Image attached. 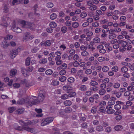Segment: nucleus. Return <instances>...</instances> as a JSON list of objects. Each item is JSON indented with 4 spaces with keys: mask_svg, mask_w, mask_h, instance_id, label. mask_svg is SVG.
<instances>
[{
    "mask_svg": "<svg viewBox=\"0 0 134 134\" xmlns=\"http://www.w3.org/2000/svg\"><path fill=\"white\" fill-rule=\"evenodd\" d=\"M118 67L117 66H113L111 68L112 71L115 72L117 71L118 70Z\"/></svg>",
    "mask_w": 134,
    "mask_h": 134,
    "instance_id": "47",
    "label": "nucleus"
},
{
    "mask_svg": "<svg viewBox=\"0 0 134 134\" xmlns=\"http://www.w3.org/2000/svg\"><path fill=\"white\" fill-rule=\"evenodd\" d=\"M18 51L17 49H12L10 51V56L12 58H14L17 55Z\"/></svg>",
    "mask_w": 134,
    "mask_h": 134,
    "instance_id": "9",
    "label": "nucleus"
},
{
    "mask_svg": "<svg viewBox=\"0 0 134 134\" xmlns=\"http://www.w3.org/2000/svg\"><path fill=\"white\" fill-rule=\"evenodd\" d=\"M126 65H128L129 66V68L132 71L134 70V68L132 66V65L130 63H126Z\"/></svg>",
    "mask_w": 134,
    "mask_h": 134,
    "instance_id": "36",
    "label": "nucleus"
},
{
    "mask_svg": "<svg viewBox=\"0 0 134 134\" xmlns=\"http://www.w3.org/2000/svg\"><path fill=\"white\" fill-rule=\"evenodd\" d=\"M38 50L39 49L38 48L36 47L32 49L31 51L32 53H35L37 52Z\"/></svg>",
    "mask_w": 134,
    "mask_h": 134,
    "instance_id": "50",
    "label": "nucleus"
},
{
    "mask_svg": "<svg viewBox=\"0 0 134 134\" xmlns=\"http://www.w3.org/2000/svg\"><path fill=\"white\" fill-rule=\"evenodd\" d=\"M59 81L57 80H54L52 83V85L54 86H56L59 84Z\"/></svg>",
    "mask_w": 134,
    "mask_h": 134,
    "instance_id": "41",
    "label": "nucleus"
},
{
    "mask_svg": "<svg viewBox=\"0 0 134 134\" xmlns=\"http://www.w3.org/2000/svg\"><path fill=\"white\" fill-rule=\"evenodd\" d=\"M68 81L70 83H73L75 81V79L73 77H71L68 78Z\"/></svg>",
    "mask_w": 134,
    "mask_h": 134,
    "instance_id": "27",
    "label": "nucleus"
},
{
    "mask_svg": "<svg viewBox=\"0 0 134 134\" xmlns=\"http://www.w3.org/2000/svg\"><path fill=\"white\" fill-rule=\"evenodd\" d=\"M79 58V57L78 54H75L74 55V56L73 58V59L74 60L76 61L78 60Z\"/></svg>",
    "mask_w": 134,
    "mask_h": 134,
    "instance_id": "55",
    "label": "nucleus"
},
{
    "mask_svg": "<svg viewBox=\"0 0 134 134\" xmlns=\"http://www.w3.org/2000/svg\"><path fill=\"white\" fill-rule=\"evenodd\" d=\"M61 66L62 69H66L67 68V65L65 63L62 64Z\"/></svg>",
    "mask_w": 134,
    "mask_h": 134,
    "instance_id": "63",
    "label": "nucleus"
},
{
    "mask_svg": "<svg viewBox=\"0 0 134 134\" xmlns=\"http://www.w3.org/2000/svg\"><path fill=\"white\" fill-rule=\"evenodd\" d=\"M115 32H118L121 31V29L120 28L117 27H116L114 29Z\"/></svg>",
    "mask_w": 134,
    "mask_h": 134,
    "instance_id": "57",
    "label": "nucleus"
},
{
    "mask_svg": "<svg viewBox=\"0 0 134 134\" xmlns=\"http://www.w3.org/2000/svg\"><path fill=\"white\" fill-rule=\"evenodd\" d=\"M47 62V60L46 58L41 59L39 61V63L41 64H44Z\"/></svg>",
    "mask_w": 134,
    "mask_h": 134,
    "instance_id": "22",
    "label": "nucleus"
},
{
    "mask_svg": "<svg viewBox=\"0 0 134 134\" xmlns=\"http://www.w3.org/2000/svg\"><path fill=\"white\" fill-rule=\"evenodd\" d=\"M100 39L98 37H96L93 40V43H98L100 42Z\"/></svg>",
    "mask_w": 134,
    "mask_h": 134,
    "instance_id": "25",
    "label": "nucleus"
},
{
    "mask_svg": "<svg viewBox=\"0 0 134 134\" xmlns=\"http://www.w3.org/2000/svg\"><path fill=\"white\" fill-rule=\"evenodd\" d=\"M128 70L127 68L125 66H123L121 69V71L122 72L126 73L127 72Z\"/></svg>",
    "mask_w": 134,
    "mask_h": 134,
    "instance_id": "20",
    "label": "nucleus"
},
{
    "mask_svg": "<svg viewBox=\"0 0 134 134\" xmlns=\"http://www.w3.org/2000/svg\"><path fill=\"white\" fill-rule=\"evenodd\" d=\"M17 73V70L15 69H12L10 71V75L12 76H14Z\"/></svg>",
    "mask_w": 134,
    "mask_h": 134,
    "instance_id": "16",
    "label": "nucleus"
},
{
    "mask_svg": "<svg viewBox=\"0 0 134 134\" xmlns=\"http://www.w3.org/2000/svg\"><path fill=\"white\" fill-rule=\"evenodd\" d=\"M127 9L126 8H124L121 9L122 12H121L120 15H124L125 13L127 11Z\"/></svg>",
    "mask_w": 134,
    "mask_h": 134,
    "instance_id": "37",
    "label": "nucleus"
},
{
    "mask_svg": "<svg viewBox=\"0 0 134 134\" xmlns=\"http://www.w3.org/2000/svg\"><path fill=\"white\" fill-rule=\"evenodd\" d=\"M65 70L62 69L59 72V74L61 75H65L66 73Z\"/></svg>",
    "mask_w": 134,
    "mask_h": 134,
    "instance_id": "54",
    "label": "nucleus"
},
{
    "mask_svg": "<svg viewBox=\"0 0 134 134\" xmlns=\"http://www.w3.org/2000/svg\"><path fill=\"white\" fill-rule=\"evenodd\" d=\"M96 130L97 131L99 132L102 131L103 130V127L101 126H98L96 127Z\"/></svg>",
    "mask_w": 134,
    "mask_h": 134,
    "instance_id": "39",
    "label": "nucleus"
},
{
    "mask_svg": "<svg viewBox=\"0 0 134 134\" xmlns=\"http://www.w3.org/2000/svg\"><path fill=\"white\" fill-rule=\"evenodd\" d=\"M77 70L76 68H73L71 69V74H75Z\"/></svg>",
    "mask_w": 134,
    "mask_h": 134,
    "instance_id": "58",
    "label": "nucleus"
},
{
    "mask_svg": "<svg viewBox=\"0 0 134 134\" xmlns=\"http://www.w3.org/2000/svg\"><path fill=\"white\" fill-rule=\"evenodd\" d=\"M15 109V108L14 107H10L8 109L9 112L10 113H13Z\"/></svg>",
    "mask_w": 134,
    "mask_h": 134,
    "instance_id": "33",
    "label": "nucleus"
},
{
    "mask_svg": "<svg viewBox=\"0 0 134 134\" xmlns=\"http://www.w3.org/2000/svg\"><path fill=\"white\" fill-rule=\"evenodd\" d=\"M14 128L15 130L19 131H21L23 130V128L22 127L16 124H14Z\"/></svg>",
    "mask_w": 134,
    "mask_h": 134,
    "instance_id": "14",
    "label": "nucleus"
},
{
    "mask_svg": "<svg viewBox=\"0 0 134 134\" xmlns=\"http://www.w3.org/2000/svg\"><path fill=\"white\" fill-rule=\"evenodd\" d=\"M124 103L123 102L120 101H117L116 102V104L114 106V109L116 110L120 109L121 107V105H123Z\"/></svg>",
    "mask_w": 134,
    "mask_h": 134,
    "instance_id": "8",
    "label": "nucleus"
},
{
    "mask_svg": "<svg viewBox=\"0 0 134 134\" xmlns=\"http://www.w3.org/2000/svg\"><path fill=\"white\" fill-rule=\"evenodd\" d=\"M18 122L21 125L23 126L25 130L34 133L36 132L35 129L30 128L29 127V126L31 125V121L27 120L24 121L21 120L19 121Z\"/></svg>",
    "mask_w": 134,
    "mask_h": 134,
    "instance_id": "2",
    "label": "nucleus"
},
{
    "mask_svg": "<svg viewBox=\"0 0 134 134\" xmlns=\"http://www.w3.org/2000/svg\"><path fill=\"white\" fill-rule=\"evenodd\" d=\"M68 95L66 94H64L61 96V98L64 100L68 98Z\"/></svg>",
    "mask_w": 134,
    "mask_h": 134,
    "instance_id": "43",
    "label": "nucleus"
},
{
    "mask_svg": "<svg viewBox=\"0 0 134 134\" xmlns=\"http://www.w3.org/2000/svg\"><path fill=\"white\" fill-rule=\"evenodd\" d=\"M115 130L117 131H120L122 129V126L121 125H117L114 127Z\"/></svg>",
    "mask_w": 134,
    "mask_h": 134,
    "instance_id": "19",
    "label": "nucleus"
},
{
    "mask_svg": "<svg viewBox=\"0 0 134 134\" xmlns=\"http://www.w3.org/2000/svg\"><path fill=\"white\" fill-rule=\"evenodd\" d=\"M87 14L85 12H82L80 14V16L82 18H84L87 16Z\"/></svg>",
    "mask_w": 134,
    "mask_h": 134,
    "instance_id": "53",
    "label": "nucleus"
},
{
    "mask_svg": "<svg viewBox=\"0 0 134 134\" xmlns=\"http://www.w3.org/2000/svg\"><path fill=\"white\" fill-rule=\"evenodd\" d=\"M106 102L103 101H102L100 102L99 103V105H100L102 107H103L105 106L106 105Z\"/></svg>",
    "mask_w": 134,
    "mask_h": 134,
    "instance_id": "51",
    "label": "nucleus"
},
{
    "mask_svg": "<svg viewBox=\"0 0 134 134\" xmlns=\"http://www.w3.org/2000/svg\"><path fill=\"white\" fill-rule=\"evenodd\" d=\"M79 89L82 91H85L87 90V87L86 85H81Z\"/></svg>",
    "mask_w": 134,
    "mask_h": 134,
    "instance_id": "26",
    "label": "nucleus"
},
{
    "mask_svg": "<svg viewBox=\"0 0 134 134\" xmlns=\"http://www.w3.org/2000/svg\"><path fill=\"white\" fill-rule=\"evenodd\" d=\"M79 26V24L77 22H74L72 24V27L74 28H77Z\"/></svg>",
    "mask_w": 134,
    "mask_h": 134,
    "instance_id": "45",
    "label": "nucleus"
},
{
    "mask_svg": "<svg viewBox=\"0 0 134 134\" xmlns=\"http://www.w3.org/2000/svg\"><path fill=\"white\" fill-rule=\"evenodd\" d=\"M72 111V109L70 107H66L65 109V111L66 113H70Z\"/></svg>",
    "mask_w": 134,
    "mask_h": 134,
    "instance_id": "38",
    "label": "nucleus"
},
{
    "mask_svg": "<svg viewBox=\"0 0 134 134\" xmlns=\"http://www.w3.org/2000/svg\"><path fill=\"white\" fill-rule=\"evenodd\" d=\"M106 109L107 110L106 111L107 113L108 114H111L113 113L115 110L112 109V106L110 105L107 106Z\"/></svg>",
    "mask_w": 134,
    "mask_h": 134,
    "instance_id": "7",
    "label": "nucleus"
},
{
    "mask_svg": "<svg viewBox=\"0 0 134 134\" xmlns=\"http://www.w3.org/2000/svg\"><path fill=\"white\" fill-rule=\"evenodd\" d=\"M31 59L29 57H28L26 59L25 64L26 65L28 66L30 64Z\"/></svg>",
    "mask_w": 134,
    "mask_h": 134,
    "instance_id": "28",
    "label": "nucleus"
},
{
    "mask_svg": "<svg viewBox=\"0 0 134 134\" xmlns=\"http://www.w3.org/2000/svg\"><path fill=\"white\" fill-rule=\"evenodd\" d=\"M45 93L46 92L44 90H40L37 98L34 99L36 98V97L34 96H32L30 99L31 101L28 102V105L29 106H31L33 105H36L40 102H43L45 97Z\"/></svg>",
    "mask_w": 134,
    "mask_h": 134,
    "instance_id": "1",
    "label": "nucleus"
},
{
    "mask_svg": "<svg viewBox=\"0 0 134 134\" xmlns=\"http://www.w3.org/2000/svg\"><path fill=\"white\" fill-rule=\"evenodd\" d=\"M61 31L63 33H66L67 31V28L65 26H64L62 27Z\"/></svg>",
    "mask_w": 134,
    "mask_h": 134,
    "instance_id": "30",
    "label": "nucleus"
},
{
    "mask_svg": "<svg viewBox=\"0 0 134 134\" xmlns=\"http://www.w3.org/2000/svg\"><path fill=\"white\" fill-rule=\"evenodd\" d=\"M128 45V43L127 42L125 41H123L122 42V45L124 47H126Z\"/></svg>",
    "mask_w": 134,
    "mask_h": 134,
    "instance_id": "59",
    "label": "nucleus"
},
{
    "mask_svg": "<svg viewBox=\"0 0 134 134\" xmlns=\"http://www.w3.org/2000/svg\"><path fill=\"white\" fill-rule=\"evenodd\" d=\"M13 35H8L5 37H4V39L5 40H10L13 38Z\"/></svg>",
    "mask_w": 134,
    "mask_h": 134,
    "instance_id": "23",
    "label": "nucleus"
},
{
    "mask_svg": "<svg viewBox=\"0 0 134 134\" xmlns=\"http://www.w3.org/2000/svg\"><path fill=\"white\" fill-rule=\"evenodd\" d=\"M51 44V40H47L44 42V45L45 46H49Z\"/></svg>",
    "mask_w": 134,
    "mask_h": 134,
    "instance_id": "18",
    "label": "nucleus"
},
{
    "mask_svg": "<svg viewBox=\"0 0 134 134\" xmlns=\"http://www.w3.org/2000/svg\"><path fill=\"white\" fill-rule=\"evenodd\" d=\"M109 69L108 66H104L102 68V70L103 72H106L109 70Z\"/></svg>",
    "mask_w": 134,
    "mask_h": 134,
    "instance_id": "48",
    "label": "nucleus"
},
{
    "mask_svg": "<svg viewBox=\"0 0 134 134\" xmlns=\"http://www.w3.org/2000/svg\"><path fill=\"white\" fill-rule=\"evenodd\" d=\"M46 31L48 32L51 33L52 32L53 30L51 28H48L46 29Z\"/></svg>",
    "mask_w": 134,
    "mask_h": 134,
    "instance_id": "64",
    "label": "nucleus"
},
{
    "mask_svg": "<svg viewBox=\"0 0 134 134\" xmlns=\"http://www.w3.org/2000/svg\"><path fill=\"white\" fill-rule=\"evenodd\" d=\"M25 109L23 108H20L16 111V113L19 114H20L23 113Z\"/></svg>",
    "mask_w": 134,
    "mask_h": 134,
    "instance_id": "15",
    "label": "nucleus"
},
{
    "mask_svg": "<svg viewBox=\"0 0 134 134\" xmlns=\"http://www.w3.org/2000/svg\"><path fill=\"white\" fill-rule=\"evenodd\" d=\"M30 34L29 32H27L25 33V37L23 38V41H26L29 40H31L34 37L33 35H30Z\"/></svg>",
    "mask_w": 134,
    "mask_h": 134,
    "instance_id": "6",
    "label": "nucleus"
},
{
    "mask_svg": "<svg viewBox=\"0 0 134 134\" xmlns=\"http://www.w3.org/2000/svg\"><path fill=\"white\" fill-rule=\"evenodd\" d=\"M25 99L23 98H22L18 102V103L19 104H22L25 103Z\"/></svg>",
    "mask_w": 134,
    "mask_h": 134,
    "instance_id": "40",
    "label": "nucleus"
},
{
    "mask_svg": "<svg viewBox=\"0 0 134 134\" xmlns=\"http://www.w3.org/2000/svg\"><path fill=\"white\" fill-rule=\"evenodd\" d=\"M64 104L66 106H69L71 104L72 102L69 100H66L64 101Z\"/></svg>",
    "mask_w": 134,
    "mask_h": 134,
    "instance_id": "17",
    "label": "nucleus"
},
{
    "mask_svg": "<svg viewBox=\"0 0 134 134\" xmlns=\"http://www.w3.org/2000/svg\"><path fill=\"white\" fill-rule=\"evenodd\" d=\"M66 80V77L64 76H60L59 77V80L61 82H64Z\"/></svg>",
    "mask_w": 134,
    "mask_h": 134,
    "instance_id": "35",
    "label": "nucleus"
},
{
    "mask_svg": "<svg viewBox=\"0 0 134 134\" xmlns=\"http://www.w3.org/2000/svg\"><path fill=\"white\" fill-rule=\"evenodd\" d=\"M99 98V97L98 94L97 93L94 94L93 96V100H97Z\"/></svg>",
    "mask_w": 134,
    "mask_h": 134,
    "instance_id": "34",
    "label": "nucleus"
},
{
    "mask_svg": "<svg viewBox=\"0 0 134 134\" xmlns=\"http://www.w3.org/2000/svg\"><path fill=\"white\" fill-rule=\"evenodd\" d=\"M22 73L25 76H27L28 75V71L24 68H22L21 70Z\"/></svg>",
    "mask_w": 134,
    "mask_h": 134,
    "instance_id": "13",
    "label": "nucleus"
},
{
    "mask_svg": "<svg viewBox=\"0 0 134 134\" xmlns=\"http://www.w3.org/2000/svg\"><path fill=\"white\" fill-rule=\"evenodd\" d=\"M87 4L88 5L91 6L89 7V8L91 10H92V1H89L87 2Z\"/></svg>",
    "mask_w": 134,
    "mask_h": 134,
    "instance_id": "44",
    "label": "nucleus"
},
{
    "mask_svg": "<svg viewBox=\"0 0 134 134\" xmlns=\"http://www.w3.org/2000/svg\"><path fill=\"white\" fill-rule=\"evenodd\" d=\"M105 108L103 107H101L99 108L98 110H97V113L99 114H102L105 113L106 111Z\"/></svg>",
    "mask_w": 134,
    "mask_h": 134,
    "instance_id": "11",
    "label": "nucleus"
},
{
    "mask_svg": "<svg viewBox=\"0 0 134 134\" xmlns=\"http://www.w3.org/2000/svg\"><path fill=\"white\" fill-rule=\"evenodd\" d=\"M2 25L5 27H7L8 25L7 22L3 20L2 23Z\"/></svg>",
    "mask_w": 134,
    "mask_h": 134,
    "instance_id": "46",
    "label": "nucleus"
},
{
    "mask_svg": "<svg viewBox=\"0 0 134 134\" xmlns=\"http://www.w3.org/2000/svg\"><path fill=\"white\" fill-rule=\"evenodd\" d=\"M53 72L52 70L50 69L47 70L45 71L46 74L47 75H51L53 73Z\"/></svg>",
    "mask_w": 134,
    "mask_h": 134,
    "instance_id": "32",
    "label": "nucleus"
},
{
    "mask_svg": "<svg viewBox=\"0 0 134 134\" xmlns=\"http://www.w3.org/2000/svg\"><path fill=\"white\" fill-rule=\"evenodd\" d=\"M54 118L53 117H49L46 118L41 123L42 126H44L52 122Z\"/></svg>",
    "mask_w": 134,
    "mask_h": 134,
    "instance_id": "5",
    "label": "nucleus"
},
{
    "mask_svg": "<svg viewBox=\"0 0 134 134\" xmlns=\"http://www.w3.org/2000/svg\"><path fill=\"white\" fill-rule=\"evenodd\" d=\"M127 90H128V91H133L134 90V88L133 87L131 86H129L127 87Z\"/></svg>",
    "mask_w": 134,
    "mask_h": 134,
    "instance_id": "60",
    "label": "nucleus"
},
{
    "mask_svg": "<svg viewBox=\"0 0 134 134\" xmlns=\"http://www.w3.org/2000/svg\"><path fill=\"white\" fill-rule=\"evenodd\" d=\"M105 92V90L104 89H101L99 91V94L101 95H103Z\"/></svg>",
    "mask_w": 134,
    "mask_h": 134,
    "instance_id": "29",
    "label": "nucleus"
},
{
    "mask_svg": "<svg viewBox=\"0 0 134 134\" xmlns=\"http://www.w3.org/2000/svg\"><path fill=\"white\" fill-rule=\"evenodd\" d=\"M81 54L83 56H87L89 55V53L86 51H83L81 52Z\"/></svg>",
    "mask_w": 134,
    "mask_h": 134,
    "instance_id": "42",
    "label": "nucleus"
},
{
    "mask_svg": "<svg viewBox=\"0 0 134 134\" xmlns=\"http://www.w3.org/2000/svg\"><path fill=\"white\" fill-rule=\"evenodd\" d=\"M130 94V92L129 91H127L125 92L124 95L125 97H128L129 96Z\"/></svg>",
    "mask_w": 134,
    "mask_h": 134,
    "instance_id": "56",
    "label": "nucleus"
},
{
    "mask_svg": "<svg viewBox=\"0 0 134 134\" xmlns=\"http://www.w3.org/2000/svg\"><path fill=\"white\" fill-rule=\"evenodd\" d=\"M63 89L64 90L67 91V92L69 93V97H73L76 95V93L73 92L72 87L70 86H64L63 87Z\"/></svg>",
    "mask_w": 134,
    "mask_h": 134,
    "instance_id": "4",
    "label": "nucleus"
},
{
    "mask_svg": "<svg viewBox=\"0 0 134 134\" xmlns=\"http://www.w3.org/2000/svg\"><path fill=\"white\" fill-rule=\"evenodd\" d=\"M53 4L51 2H48L46 4V6L48 8H51L53 7Z\"/></svg>",
    "mask_w": 134,
    "mask_h": 134,
    "instance_id": "49",
    "label": "nucleus"
},
{
    "mask_svg": "<svg viewBox=\"0 0 134 134\" xmlns=\"http://www.w3.org/2000/svg\"><path fill=\"white\" fill-rule=\"evenodd\" d=\"M57 15L55 13L52 14L50 16V19L52 20H54L57 17Z\"/></svg>",
    "mask_w": 134,
    "mask_h": 134,
    "instance_id": "21",
    "label": "nucleus"
},
{
    "mask_svg": "<svg viewBox=\"0 0 134 134\" xmlns=\"http://www.w3.org/2000/svg\"><path fill=\"white\" fill-rule=\"evenodd\" d=\"M18 22L21 25L23 28H28L32 30H33L35 29L33 27L34 24L31 22L22 20H19Z\"/></svg>",
    "mask_w": 134,
    "mask_h": 134,
    "instance_id": "3",
    "label": "nucleus"
},
{
    "mask_svg": "<svg viewBox=\"0 0 134 134\" xmlns=\"http://www.w3.org/2000/svg\"><path fill=\"white\" fill-rule=\"evenodd\" d=\"M12 29L13 31L17 33H20L22 31V30L19 27L15 26V25L12 26Z\"/></svg>",
    "mask_w": 134,
    "mask_h": 134,
    "instance_id": "10",
    "label": "nucleus"
},
{
    "mask_svg": "<svg viewBox=\"0 0 134 134\" xmlns=\"http://www.w3.org/2000/svg\"><path fill=\"white\" fill-rule=\"evenodd\" d=\"M9 45V43L7 42L6 41H5L2 42V47L3 48H6Z\"/></svg>",
    "mask_w": 134,
    "mask_h": 134,
    "instance_id": "12",
    "label": "nucleus"
},
{
    "mask_svg": "<svg viewBox=\"0 0 134 134\" xmlns=\"http://www.w3.org/2000/svg\"><path fill=\"white\" fill-rule=\"evenodd\" d=\"M50 27L52 28H54L56 27L57 26V24L54 22H51L49 24Z\"/></svg>",
    "mask_w": 134,
    "mask_h": 134,
    "instance_id": "24",
    "label": "nucleus"
},
{
    "mask_svg": "<svg viewBox=\"0 0 134 134\" xmlns=\"http://www.w3.org/2000/svg\"><path fill=\"white\" fill-rule=\"evenodd\" d=\"M116 34L115 33L110 34L109 36V38L110 39H113L116 37Z\"/></svg>",
    "mask_w": 134,
    "mask_h": 134,
    "instance_id": "31",
    "label": "nucleus"
},
{
    "mask_svg": "<svg viewBox=\"0 0 134 134\" xmlns=\"http://www.w3.org/2000/svg\"><path fill=\"white\" fill-rule=\"evenodd\" d=\"M120 86V84L118 82L114 83L113 85V87L114 88H119Z\"/></svg>",
    "mask_w": 134,
    "mask_h": 134,
    "instance_id": "52",
    "label": "nucleus"
},
{
    "mask_svg": "<svg viewBox=\"0 0 134 134\" xmlns=\"http://www.w3.org/2000/svg\"><path fill=\"white\" fill-rule=\"evenodd\" d=\"M110 98V95L109 94H107L104 96L103 99L105 100H108Z\"/></svg>",
    "mask_w": 134,
    "mask_h": 134,
    "instance_id": "62",
    "label": "nucleus"
},
{
    "mask_svg": "<svg viewBox=\"0 0 134 134\" xmlns=\"http://www.w3.org/2000/svg\"><path fill=\"white\" fill-rule=\"evenodd\" d=\"M96 15H100L102 14V13L101 11L100 10H97L96 11Z\"/></svg>",
    "mask_w": 134,
    "mask_h": 134,
    "instance_id": "61",
    "label": "nucleus"
}]
</instances>
